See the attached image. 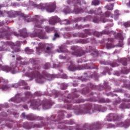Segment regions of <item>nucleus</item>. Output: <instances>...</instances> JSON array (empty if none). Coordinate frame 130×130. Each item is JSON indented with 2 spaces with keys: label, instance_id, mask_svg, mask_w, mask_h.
I'll return each instance as SVG.
<instances>
[{
  "label": "nucleus",
  "instance_id": "nucleus-1",
  "mask_svg": "<svg viewBox=\"0 0 130 130\" xmlns=\"http://www.w3.org/2000/svg\"><path fill=\"white\" fill-rule=\"evenodd\" d=\"M30 62L33 63L34 66L32 68H29V71H32L31 72H27L24 74L25 77H28L30 78V81H32L33 79L36 78L37 83H39L40 84H43L46 80H49L47 78H51V75L46 72H43V76L40 74V72L41 71V67L39 65H36L35 62V60L34 59H30Z\"/></svg>",
  "mask_w": 130,
  "mask_h": 130
},
{
  "label": "nucleus",
  "instance_id": "nucleus-2",
  "mask_svg": "<svg viewBox=\"0 0 130 130\" xmlns=\"http://www.w3.org/2000/svg\"><path fill=\"white\" fill-rule=\"evenodd\" d=\"M44 21V19L38 15H36L34 18L27 20L28 23L29 22H34L36 24L33 34L30 35V37L31 38H34V37H39L41 39H44L45 38V34L43 32L42 29L41 28V24H43Z\"/></svg>",
  "mask_w": 130,
  "mask_h": 130
},
{
  "label": "nucleus",
  "instance_id": "nucleus-3",
  "mask_svg": "<svg viewBox=\"0 0 130 130\" xmlns=\"http://www.w3.org/2000/svg\"><path fill=\"white\" fill-rule=\"evenodd\" d=\"M98 15H100L101 16V17L99 18L97 17H95L93 18L91 16H87L85 18H82L80 17L76 19V22H79L80 21H82V20H83V22H86L87 21H91L92 20V21L94 23H99L100 22H103V23H105L107 21L106 19L105 18H109V17H110L111 15V13L109 11H107L105 13V14H102V11H101V8L98 9Z\"/></svg>",
  "mask_w": 130,
  "mask_h": 130
},
{
  "label": "nucleus",
  "instance_id": "nucleus-4",
  "mask_svg": "<svg viewBox=\"0 0 130 130\" xmlns=\"http://www.w3.org/2000/svg\"><path fill=\"white\" fill-rule=\"evenodd\" d=\"M71 49L74 52H72L71 54L72 55H75V56H82L84 55L85 53H88V52H90L91 55H94V56H97L98 55V51L96 49L91 46H88L86 47L85 51L82 50V48L78 46H73L71 47Z\"/></svg>",
  "mask_w": 130,
  "mask_h": 130
},
{
  "label": "nucleus",
  "instance_id": "nucleus-5",
  "mask_svg": "<svg viewBox=\"0 0 130 130\" xmlns=\"http://www.w3.org/2000/svg\"><path fill=\"white\" fill-rule=\"evenodd\" d=\"M79 92L75 90V92L73 93V95L72 98H70V95L68 97H65L63 95H62L63 97L62 101H63L64 103H67V105L65 106V108L68 110H72L73 109H75V107L73 106L72 104L70 103L72 102L73 103H82L84 102V100L82 99H78L79 97Z\"/></svg>",
  "mask_w": 130,
  "mask_h": 130
},
{
  "label": "nucleus",
  "instance_id": "nucleus-6",
  "mask_svg": "<svg viewBox=\"0 0 130 130\" xmlns=\"http://www.w3.org/2000/svg\"><path fill=\"white\" fill-rule=\"evenodd\" d=\"M85 33H80L79 34L80 37L82 38H85L88 36V35H94L96 36V37H100L102 34H106L107 35H110V34H112V31H109L108 30H104L102 32H99L98 31H94L93 32V30L92 29H85Z\"/></svg>",
  "mask_w": 130,
  "mask_h": 130
},
{
  "label": "nucleus",
  "instance_id": "nucleus-7",
  "mask_svg": "<svg viewBox=\"0 0 130 130\" xmlns=\"http://www.w3.org/2000/svg\"><path fill=\"white\" fill-rule=\"evenodd\" d=\"M66 115H67V113L66 112L60 111L57 119V121H59V123H60V125L58 126V128H60V129H63V128H66V125L64 124L61 123H65V124H70L71 125L72 124H75V123L73 120H70L69 121H66L64 122V121H63L62 119L64 118V116Z\"/></svg>",
  "mask_w": 130,
  "mask_h": 130
},
{
  "label": "nucleus",
  "instance_id": "nucleus-8",
  "mask_svg": "<svg viewBox=\"0 0 130 130\" xmlns=\"http://www.w3.org/2000/svg\"><path fill=\"white\" fill-rule=\"evenodd\" d=\"M33 6L40 9V10H47L49 13H52L55 11L56 8V5L54 3H50L46 4H41L40 5H37L36 4H34Z\"/></svg>",
  "mask_w": 130,
  "mask_h": 130
},
{
  "label": "nucleus",
  "instance_id": "nucleus-9",
  "mask_svg": "<svg viewBox=\"0 0 130 130\" xmlns=\"http://www.w3.org/2000/svg\"><path fill=\"white\" fill-rule=\"evenodd\" d=\"M101 123L99 122L93 123L91 125L88 123H85L83 125L82 128H80L79 125H76V130H97L100 129Z\"/></svg>",
  "mask_w": 130,
  "mask_h": 130
},
{
  "label": "nucleus",
  "instance_id": "nucleus-10",
  "mask_svg": "<svg viewBox=\"0 0 130 130\" xmlns=\"http://www.w3.org/2000/svg\"><path fill=\"white\" fill-rule=\"evenodd\" d=\"M25 97L21 98V94L20 93H17L16 94L15 98H13L11 99L12 101H14V102H16V103H20L23 101V102H26V103H29V101H30V99H29V97H31V92L29 91H27L25 93Z\"/></svg>",
  "mask_w": 130,
  "mask_h": 130
},
{
  "label": "nucleus",
  "instance_id": "nucleus-11",
  "mask_svg": "<svg viewBox=\"0 0 130 130\" xmlns=\"http://www.w3.org/2000/svg\"><path fill=\"white\" fill-rule=\"evenodd\" d=\"M92 107L93 105L91 104L83 105L78 110V114H87V113L91 114V113L95 112L93 110H92Z\"/></svg>",
  "mask_w": 130,
  "mask_h": 130
},
{
  "label": "nucleus",
  "instance_id": "nucleus-12",
  "mask_svg": "<svg viewBox=\"0 0 130 130\" xmlns=\"http://www.w3.org/2000/svg\"><path fill=\"white\" fill-rule=\"evenodd\" d=\"M11 66L12 67H10V66H2V64H0V69L4 71V72H6V73L11 72L12 74H16L17 73V71H16V67H17V64L16 62L11 63Z\"/></svg>",
  "mask_w": 130,
  "mask_h": 130
},
{
  "label": "nucleus",
  "instance_id": "nucleus-13",
  "mask_svg": "<svg viewBox=\"0 0 130 130\" xmlns=\"http://www.w3.org/2000/svg\"><path fill=\"white\" fill-rule=\"evenodd\" d=\"M73 12L76 15H78V14H82V13H87V14H89L90 15H93V14H95V15H98V13H99V12H98V9L97 11V13H96V11L94 10H87V7H85L83 9L76 7L74 8Z\"/></svg>",
  "mask_w": 130,
  "mask_h": 130
},
{
  "label": "nucleus",
  "instance_id": "nucleus-14",
  "mask_svg": "<svg viewBox=\"0 0 130 130\" xmlns=\"http://www.w3.org/2000/svg\"><path fill=\"white\" fill-rule=\"evenodd\" d=\"M85 69H86L87 70H92V69H94V67H91L86 65L78 66L77 67H76V65L74 64L73 63H71V65L68 68V70L71 72H75V71H77V70L81 71V70H85Z\"/></svg>",
  "mask_w": 130,
  "mask_h": 130
},
{
  "label": "nucleus",
  "instance_id": "nucleus-15",
  "mask_svg": "<svg viewBox=\"0 0 130 130\" xmlns=\"http://www.w3.org/2000/svg\"><path fill=\"white\" fill-rule=\"evenodd\" d=\"M6 14H7L9 18H15V17H17L18 16H20L22 18H26V16L25 15V14L22 13V12L21 11H10L6 12Z\"/></svg>",
  "mask_w": 130,
  "mask_h": 130
},
{
  "label": "nucleus",
  "instance_id": "nucleus-16",
  "mask_svg": "<svg viewBox=\"0 0 130 130\" xmlns=\"http://www.w3.org/2000/svg\"><path fill=\"white\" fill-rule=\"evenodd\" d=\"M41 104H42V101H40V100H33L30 101V106L33 109H38V110H39Z\"/></svg>",
  "mask_w": 130,
  "mask_h": 130
},
{
  "label": "nucleus",
  "instance_id": "nucleus-17",
  "mask_svg": "<svg viewBox=\"0 0 130 130\" xmlns=\"http://www.w3.org/2000/svg\"><path fill=\"white\" fill-rule=\"evenodd\" d=\"M107 121H112V120H115V121H118L120 119H121L123 117V115H121V116H118L116 114H109L107 116Z\"/></svg>",
  "mask_w": 130,
  "mask_h": 130
},
{
  "label": "nucleus",
  "instance_id": "nucleus-18",
  "mask_svg": "<svg viewBox=\"0 0 130 130\" xmlns=\"http://www.w3.org/2000/svg\"><path fill=\"white\" fill-rule=\"evenodd\" d=\"M44 125H47V124L44 123V124H42L41 125L39 124H32L31 126L29 124H28L27 123H26L24 125V127L25 128H26V129H31L32 127H36L37 128H40V127H42V126Z\"/></svg>",
  "mask_w": 130,
  "mask_h": 130
},
{
  "label": "nucleus",
  "instance_id": "nucleus-19",
  "mask_svg": "<svg viewBox=\"0 0 130 130\" xmlns=\"http://www.w3.org/2000/svg\"><path fill=\"white\" fill-rule=\"evenodd\" d=\"M106 41H107L106 47L108 49L113 48L114 47V45H113V39L108 38L106 40Z\"/></svg>",
  "mask_w": 130,
  "mask_h": 130
},
{
  "label": "nucleus",
  "instance_id": "nucleus-20",
  "mask_svg": "<svg viewBox=\"0 0 130 130\" xmlns=\"http://www.w3.org/2000/svg\"><path fill=\"white\" fill-rule=\"evenodd\" d=\"M80 43L82 44H86V43H89V42H91V43H95L96 41L95 39H91V38H87L86 39H83L80 41Z\"/></svg>",
  "mask_w": 130,
  "mask_h": 130
},
{
  "label": "nucleus",
  "instance_id": "nucleus-21",
  "mask_svg": "<svg viewBox=\"0 0 130 130\" xmlns=\"http://www.w3.org/2000/svg\"><path fill=\"white\" fill-rule=\"evenodd\" d=\"M52 103L50 101H46L45 103H43L42 106L43 109H49L50 108V106L52 105Z\"/></svg>",
  "mask_w": 130,
  "mask_h": 130
},
{
  "label": "nucleus",
  "instance_id": "nucleus-22",
  "mask_svg": "<svg viewBox=\"0 0 130 130\" xmlns=\"http://www.w3.org/2000/svg\"><path fill=\"white\" fill-rule=\"evenodd\" d=\"M27 85V83L25 82V81H21L20 83H15L12 85V87L13 88H18V87H20V86H26Z\"/></svg>",
  "mask_w": 130,
  "mask_h": 130
},
{
  "label": "nucleus",
  "instance_id": "nucleus-23",
  "mask_svg": "<svg viewBox=\"0 0 130 130\" xmlns=\"http://www.w3.org/2000/svg\"><path fill=\"white\" fill-rule=\"evenodd\" d=\"M57 21H58V18L56 16L52 17L49 19V24L51 25H54V24L56 23L57 22Z\"/></svg>",
  "mask_w": 130,
  "mask_h": 130
},
{
  "label": "nucleus",
  "instance_id": "nucleus-24",
  "mask_svg": "<svg viewBox=\"0 0 130 130\" xmlns=\"http://www.w3.org/2000/svg\"><path fill=\"white\" fill-rule=\"evenodd\" d=\"M37 52H41L43 49H44V45L43 44L40 43L39 44V47L36 48Z\"/></svg>",
  "mask_w": 130,
  "mask_h": 130
},
{
  "label": "nucleus",
  "instance_id": "nucleus-25",
  "mask_svg": "<svg viewBox=\"0 0 130 130\" xmlns=\"http://www.w3.org/2000/svg\"><path fill=\"white\" fill-rule=\"evenodd\" d=\"M0 34H1L0 38H3L4 36H7V30L5 28H1Z\"/></svg>",
  "mask_w": 130,
  "mask_h": 130
},
{
  "label": "nucleus",
  "instance_id": "nucleus-26",
  "mask_svg": "<svg viewBox=\"0 0 130 130\" xmlns=\"http://www.w3.org/2000/svg\"><path fill=\"white\" fill-rule=\"evenodd\" d=\"M26 119H27V120L31 121L36 120V116H35L32 114L27 115L26 116Z\"/></svg>",
  "mask_w": 130,
  "mask_h": 130
},
{
  "label": "nucleus",
  "instance_id": "nucleus-27",
  "mask_svg": "<svg viewBox=\"0 0 130 130\" xmlns=\"http://www.w3.org/2000/svg\"><path fill=\"white\" fill-rule=\"evenodd\" d=\"M99 102L101 103H110L111 102V101L108 99H107L106 100L104 99H101L99 100Z\"/></svg>",
  "mask_w": 130,
  "mask_h": 130
},
{
  "label": "nucleus",
  "instance_id": "nucleus-28",
  "mask_svg": "<svg viewBox=\"0 0 130 130\" xmlns=\"http://www.w3.org/2000/svg\"><path fill=\"white\" fill-rule=\"evenodd\" d=\"M21 36L23 37V38H26L28 37V33L26 31V30L24 29L23 31L20 33Z\"/></svg>",
  "mask_w": 130,
  "mask_h": 130
},
{
  "label": "nucleus",
  "instance_id": "nucleus-29",
  "mask_svg": "<svg viewBox=\"0 0 130 130\" xmlns=\"http://www.w3.org/2000/svg\"><path fill=\"white\" fill-rule=\"evenodd\" d=\"M70 12L71 9H70V7H69L68 6L66 7L63 10V13H64V14H66V15H67V14H69Z\"/></svg>",
  "mask_w": 130,
  "mask_h": 130
},
{
  "label": "nucleus",
  "instance_id": "nucleus-30",
  "mask_svg": "<svg viewBox=\"0 0 130 130\" xmlns=\"http://www.w3.org/2000/svg\"><path fill=\"white\" fill-rule=\"evenodd\" d=\"M45 29L47 33H50V32H52V31H53V28L50 27L48 26H46Z\"/></svg>",
  "mask_w": 130,
  "mask_h": 130
},
{
  "label": "nucleus",
  "instance_id": "nucleus-31",
  "mask_svg": "<svg viewBox=\"0 0 130 130\" xmlns=\"http://www.w3.org/2000/svg\"><path fill=\"white\" fill-rule=\"evenodd\" d=\"M59 52H67L68 50L64 48L63 46L59 47V49L57 50Z\"/></svg>",
  "mask_w": 130,
  "mask_h": 130
},
{
  "label": "nucleus",
  "instance_id": "nucleus-32",
  "mask_svg": "<svg viewBox=\"0 0 130 130\" xmlns=\"http://www.w3.org/2000/svg\"><path fill=\"white\" fill-rule=\"evenodd\" d=\"M100 4V1L99 0H93L91 3L92 6H98Z\"/></svg>",
  "mask_w": 130,
  "mask_h": 130
},
{
  "label": "nucleus",
  "instance_id": "nucleus-33",
  "mask_svg": "<svg viewBox=\"0 0 130 130\" xmlns=\"http://www.w3.org/2000/svg\"><path fill=\"white\" fill-rule=\"evenodd\" d=\"M117 39H119V40H123V39H124L122 34L120 32L117 33Z\"/></svg>",
  "mask_w": 130,
  "mask_h": 130
},
{
  "label": "nucleus",
  "instance_id": "nucleus-34",
  "mask_svg": "<svg viewBox=\"0 0 130 130\" xmlns=\"http://www.w3.org/2000/svg\"><path fill=\"white\" fill-rule=\"evenodd\" d=\"M130 125V120H127L125 123L123 124V126L125 128H127L128 126Z\"/></svg>",
  "mask_w": 130,
  "mask_h": 130
},
{
  "label": "nucleus",
  "instance_id": "nucleus-35",
  "mask_svg": "<svg viewBox=\"0 0 130 130\" xmlns=\"http://www.w3.org/2000/svg\"><path fill=\"white\" fill-rule=\"evenodd\" d=\"M72 3H73V4H74L75 7H76V5H79V6H81V1L80 0H73Z\"/></svg>",
  "mask_w": 130,
  "mask_h": 130
},
{
  "label": "nucleus",
  "instance_id": "nucleus-36",
  "mask_svg": "<svg viewBox=\"0 0 130 130\" xmlns=\"http://www.w3.org/2000/svg\"><path fill=\"white\" fill-rule=\"evenodd\" d=\"M113 7H114L113 4H111L110 5H107L106 6V8H107L109 11H112L113 10Z\"/></svg>",
  "mask_w": 130,
  "mask_h": 130
},
{
  "label": "nucleus",
  "instance_id": "nucleus-37",
  "mask_svg": "<svg viewBox=\"0 0 130 130\" xmlns=\"http://www.w3.org/2000/svg\"><path fill=\"white\" fill-rule=\"evenodd\" d=\"M59 37H60L59 34H58L57 32H56L54 34V38L52 39V40H56V39H57V38H59Z\"/></svg>",
  "mask_w": 130,
  "mask_h": 130
},
{
  "label": "nucleus",
  "instance_id": "nucleus-38",
  "mask_svg": "<svg viewBox=\"0 0 130 130\" xmlns=\"http://www.w3.org/2000/svg\"><path fill=\"white\" fill-rule=\"evenodd\" d=\"M120 107L122 109H125V108H130V104H128L126 106H124V104H122Z\"/></svg>",
  "mask_w": 130,
  "mask_h": 130
},
{
  "label": "nucleus",
  "instance_id": "nucleus-39",
  "mask_svg": "<svg viewBox=\"0 0 130 130\" xmlns=\"http://www.w3.org/2000/svg\"><path fill=\"white\" fill-rule=\"evenodd\" d=\"M9 86L6 85L4 86H2V85L0 84V89H2V90H8L9 89Z\"/></svg>",
  "mask_w": 130,
  "mask_h": 130
},
{
  "label": "nucleus",
  "instance_id": "nucleus-40",
  "mask_svg": "<svg viewBox=\"0 0 130 130\" xmlns=\"http://www.w3.org/2000/svg\"><path fill=\"white\" fill-rule=\"evenodd\" d=\"M61 89L62 90H66V89H67V88L68 87V84H66L64 83H62L61 85Z\"/></svg>",
  "mask_w": 130,
  "mask_h": 130
},
{
  "label": "nucleus",
  "instance_id": "nucleus-41",
  "mask_svg": "<svg viewBox=\"0 0 130 130\" xmlns=\"http://www.w3.org/2000/svg\"><path fill=\"white\" fill-rule=\"evenodd\" d=\"M50 68V63H46L44 67V69H45V70H48Z\"/></svg>",
  "mask_w": 130,
  "mask_h": 130
},
{
  "label": "nucleus",
  "instance_id": "nucleus-42",
  "mask_svg": "<svg viewBox=\"0 0 130 130\" xmlns=\"http://www.w3.org/2000/svg\"><path fill=\"white\" fill-rule=\"evenodd\" d=\"M51 48H52V47H47L46 48V52L47 53H50L51 52Z\"/></svg>",
  "mask_w": 130,
  "mask_h": 130
},
{
  "label": "nucleus",
  "instance_id": "nucleus-43",
  "mask_svg": "<svg viewBox=\"0 0 130 130\" xmlns=\"http://www.w3.org/2000/svg\"><path fill=\"white\" fill-rule=\"evenodd\" d=\"M90 27V25L86 24L84 26L80 25L79 29H83V28H89Z\"/></svg>",
  "mask_w": 130,
  "mask_h": 130
},
{
  "label": "nucleus",
  "instance_id": "nucleus-44",
  "mask_svg": "<svg viewBox=\"0 0 130 130\" xmlns=\"http://www.w3.org/2000/svg\"><path fill=\"white\" fill-rule=\"evenodd\" d=\"M119 46L120 47L123 46V40H119Z\"/></svg>",
  "mask_w": 130,
  "mask_h": 130
},
{
  "label": "nucleus",
  "instance_id": "nucleus-45",
  "mask_svg": "<svg viewBox=\"0 0 130 130\" xmlns=\"http://www.w3.org/2000/svg\"><path fill=\"white\" fill-rule=\"evenodd\" d=\"M123 26L127 28V27H129L130 26V22L127 21L123 23Z\"/></svg>",
  "mask_w": 130,
  "mask_h": 130
},
{
  "label": "nucleus",
  "instance_id": "nucleus-46",
  "mask_svg": "<svg viewBox=\"0 0 130 130\" xmlns=\"http://www.w3.org/2000/svg\"><path fill=\"white\" fill-rule=\"evenodd\" d=\"M35 96H37L38 97H40V96H42V94H41L39 92H36L35 93Z\"/></svg>",
  "mask_w": 130,
  "mask_h": 130
},
{
  "label": "nucleus",
  "instance_id": "nucleus-47",
  "mask_svg": "<svg viewBox=\"0 0 130 130\" xmlns=\"http://www.w3.org/2000/svg\"><path fill=\"white\" fill-rule=\"evenodd\" d=\"M6 45H10V46H13L15 45L13 43L11 42H7L6 43Z\"/></svg>",
  "mask_w": 130,
  "mask_h": 130
},
{
  "label": "nucleus",
  "instance_id": "nucleus-48",
  "mask_svg": "<svg viewBox=\"0 0 130 130\" xmlns=\"http://www.w3.org/2000/svg\"><path fill=\"white\" fill-rule=\"evenodd\" d=\"M118 65H117V63L116 62H113L111 64V66L112 68H114L115 67H117Z\"/></svg>",
  "mask_w": 130,
  "mask_h": 130
},
{
  "label": "nucleus",
  "instance_id": "nucleus-49",
  "mask_svg": "<svg viewBox=\"0 0 130 130\" xmlns=\"http://www.w3.org/2000/svg\"><path fill=\"white\" fill-rule=\"evenodd\" d=\"M43 118L39 116H36V120H42Z\"/></svg>",
  "mask_w": 130,
  "mask_h": 130
},
{
  "label": "nucleus",
  "instance_id": "nucleus-50",
  "mask_svg": "<svg viewBox=\"0 0 130 130\" xmlns=\"http://www.w3.org/2000/svg\"><path fill=\"white\" fill-rule=\"evenodd\" d=\"M89 87L91 89H96V86H95L91 83L89 84Z\"/></svg>",
  "mask_w": 130,
  "mask_h": 130
},
{
  "label": "nucleus",
  "instance_id": "nucleus-51",
  "mask_svg": "<svg viewBox=\"0 0 130 130\" xmlns=\"http://www.w3.org/2000/svg\"><path fill=\"white\" fill-rule=\"evenodd\" d=\"M54 118H55V115H52L51 116L50 118L48 119V120H52L53 121H54Z\"/></svg>",
  "mask_w": 130,
  "mask_h": 130
},
{
  "label": "nucleus",
  "instance_id": "nucleus-52",
  "mask_svg": "<svg viewBox=\"0 0 130 130\" xmlns=\"http://www.w3.org/2000/svg\"><path fill=\"white\" fill-rule=\"evenodd\" d=\"M54 94L55 96V98H56L57 97H58L59 96V92H54Z\"/></svg>",
  "mask_w": 130,
  "mask_h": 130
},
{
  "label": "nucleus",
  "instance_id": "nucleus-53",
  "mask_svg": "<svg viewBox=\"0 0 130 130\" xmlns=\"http://www.w3.org/2000/svg\"><path fill=\"white\" fill-rule=\"evenodd\" d=\"M6 13L7 12H3V11H1L0 10V15H1V16H4L5 15V14H6Z\"/></svg>",
  "mask_w": 130,
  "mask_h": 130
},
{
  "label": "nucleus",
  "instance_id": "nucleus-54",
  "mask_svg": "<svg viewBox=\"0 0 130 130\" xmlns=\"http://www.w3.org/2000/svg\"><path fill=\"white\" fill-rule=\"evenodd\" d=\"M62 79H68V76L66 74H63L62 76Z\"/></svg>",
  "mask_w": 130,
  "mask_h": 130
},
{
  "label": "nucleus",
  "instance_id": "nucleus-55",
  "mask_svg": "<svg viewBox=\"0 0 130 130\" xmlns=\"http://www.w3.org/2000/svg\"><path fill=\"white\" fill-rule=\"evenodd\" d=\"M21 117H26V118H27V116H26V114H25V113H23L21 115Z\"/></svg>",
  "mask_w": 130,
  "mask_h": 130
},
{
  "label": "nucleus",
  "instance_id": "nucleus-56",
  "mask_svg": "<svg viewBox=\"0 0 130 130\" xmlns=\"http://www.w3.org/2000/svg\"><path fill=\"white\" fill-rule=\"evenodd\" d=\"M23 89L24 90H30V87H29V86H26L23 87Z\"/></svg>",
  "mask_w": 130,
  "mask_h": 130
},
{
  "label": "nucleus",
  "instance_id": "nucleus-57",
  "mask_svg": "<svg viewBox=\"0 0 130 130\" xmlns=\"http://www.w3.org/2000/svg\"><path fill=\"white\" fill-rule=\"evenodd\" d=\"M114 13H115V15H116V16H119L118 10H115L114 11Z\"/></svg>",
  "mask_w": 130,
  "mask_h": 130
},
{
  "label": "nucleus",
  "instance_id": "nucleus-58",
  "mask_svg": "<svg viewBox=\"0 0 130 130\" xmlns=\"http://www.w3.org/2000/svg\"><path fill=\"white\" fill-rule=\"evenodd\" d=\"M23 108H24V109H28V106H27V105H25L23 106Z\"/></svg>",
  "mask_w": 130,
  "mask_h": 130
},
{
  "label": "nucleus",
  "instance_id": "nucleus-59",
  "mask_svg": "<svg viewBox=\"0 0 130 130\" xmlns=\"http://www.w3.org/2000/svg\"><path fill=\"white\" fill-rule=\"evenodd\" d=\"M78 63H80L81 62H83V60L82 59H80L77 61Z\"/></svg>",
  "mask_w": 130,
  "mask_h": 130
},
{
  "label": "nucleus",
  "instance_id": "nucleus-60",
  "mask_svg": "<svg viewBox=\"0 0 130 130\" xmlns=\"http://www.w3.org/2000/svg\"><path fill=\"white\" fill-rule=\"evenodd\" d=\"M65 24L66 25H70V24H71V22L70 21V20H68Z\"/></svg>",
  "mask_w": 130,
  "mask_h": 130
},
{
  "label": "nucleus",
  "instance_id": "nucleus-61",
  "mask_svg": "<svg viewBox=\"0 0 130 130\" xmlns=\"http://www.w3.org/2000/svg\"><path fill=\"white\" fill-rule=\"evenodd\" d=\"M123 66H127V63L126 62V61H125L124 63H122Z\"/></svg>",
  "mask_w": 130,
  "mask_h": 130
},
{
  "label": "nucleus",
  "instance_id": "nucleus-62",
  "mask_svg": "<svg viewBox=\"0 0 130 130\" xmlns=\"http://www.w3.org/2000/svg\"><path fill=\"white\" fill-rule=\"evenodd\" d=\"M22 59V58L21 57H18L17 58H16V60H21Z\"/></svg>",
  "mask_w": 130,
  "mask_h": 130
},
{
  "label": "nucleus",
  "instance_id": "nucleus-63",
  "mask_svg": "<svg viewBox=\"0 0 130 130\" xmlns=\"http://www.w3.org/2000/svg\"><path fill=\"white\" fill-rule=\"evenodd\" d=\"M25 51H30V49H29V48H26L25 49Z\"/></svg>",
  "mask_w": 130,
  "mask_h": 130
},
{
  "label": "nucleus",
  "instance_id": "nucleus-64",
  "mask_svg": "<svg viewBox=\"0 0 130 130\" xmlns=\"http://www.w3.org/2000/svg\"><path fill=\"white\" fill-rule=\"evenodd\" d=\"M13 34L15 36H18V34L17 32H13Z\"/></svg>",
  "mask_w": 130,
  "mask_h": 130
}]
</instances>
